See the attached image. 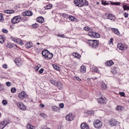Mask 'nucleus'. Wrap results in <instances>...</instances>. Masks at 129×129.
<instances>
[{"label":"nucleus","mask_w":129,"mask_h":129,"mask_svg":"<svg viewBox=\"0 0 129 129\" xmlns=\"http://www.w3.org/2000/svg\"><path fill=\"white\" fill-rule=\"evenodd\" d=\"M74 4L80 8L84 7V6H88V2L86 0H74Z\"/></svg>","instance_id":"nucleus-1"},{"label":"nucleus","mask_w":129,"mask_h":129,"mask_svg":"<svg viewBox=\"0 0 129 129\" xmlns=\"http://www.w3.org/2000/svg\"><path fill=\"white\" fill-rule=\"evenodd\" d=\"M88 44L92 48H94L95 49H96V48L98 47L99 41L96 40H89L88 41Z\"/></svg>","instance_id":"nucleus-2"},{"label":"nucleus","mask_w":129,"mask_h":129,"mask_svg":"<svg viewBox=\"0 0 129 129\" xmlns=\"http://www.w3.org/2000/svg\"><path fill=\"white\" fill-rule=\"evenodd\" d=\"M42 54L44 57H45V59H52L53 58V53H49L48 50L45 49L42 52Z\"/></svg>","instance_id":"nucleus-3"},{"label":"nucleus","mask_w":129,"mask_h":129,"mask_svg":"<svg viewBox=\"0 0 129 129\" xmlns=\"http://www.w3.org/2000/svg\"><path fill=\"white\" fill-rule=\"evenodd\" d=\"M94 126L95 128H101L102 127V122L100 120L97 119L94 121Z\"/></svg>","instance_id":"nucleus-4"},{"label":"nucleus","mask_w":129,"mask_h":129,"mask_svg":"<svg viewBox=\"0 0 129 129\" xmlns=\"http://www.w3.org/2000/svg\"><path fill=\"white\" fill-rule=\"evenodd\" d=\"M88 35L91 37V38H95V39L100 37V35L99 34L92 31H89Z\"/></svg>","instance_id":"nucleus-5"},{"label":"nucleus","mask_w":129,"mask_h":129,"mask_svg":"<svg viewBox=\"0 0 129 129\" xmlns=\"http://www.w3.org/2000/svg\"><path fill=\"white\" fill-rule=\"evenodd\" d=\"M11 121L8 119L4 120L0 122V129H4L6 127V125H8Z\"/></svg>","instance_id":"nucleus-6"},{"label":"nucleus","mask_w":129,"mask_h":129,"mask_svg":"<svg viewBox=\"0 0 129 129\" xmlns=\"http://www.w3.org/2000/svg\"><path fill=\"white\" fill-rule=\"evenodd\" d=\"M108 124L109 125H111V126H116V125L119 124V122L114 119H112L109 121Z\"/></svg>","instance_id":"nucleus-7"},{"label":"nucleus","mask_w":129,"mask_h":129,"mask_svg":"<svg viewBox=\"0 0 129 129\" xmlns=\"http://www.w3.org/2000/svg\"><path fill=\"white\" fill-rule=\"evenodd\" d=\"M20 22H21V16H15L11 20V23L14 24H18Z\"/></svg>","instance_id":"nucleus-8"},{"label":"nucleus","mask_w":129,"mask_h":129,"mask_svg":"<svg viewBox=\"0 0 129 129\" xmlns=\"http://www.w3.org/2000/svg\"><path fill=\"white\" fill-rule=\"evenodd\" d=\"M16 104L21 110H26L27 109V107L21 102H17Z\"/></svg>","instance_id":"nucleus-9"},{"label":"nucleus","mask_w":129,"mask_h":129,"mask_svg":"<svg viewBox=\"0 0 129 129\" xmlns=\"http://www.w3.org/2000/svg\"><path fill=\"white\" fill-rule=\"evenodd\" d=\"M66 119L68 121H72L74 119V114L70 113L66 116Z\"/></svg>","instance_id":"nucleus-10"},{"label":"nucleus","mask_w":129,"mask_h":129,"mask_svg":"<svg viewBox=\"0 0 129 129\" xmlns=\"http://www.w3.org/2000/svg\"><path fill=\"white\" fill-rule=\"evenodd\" d=\"M18 97L21 99H24V98H27L28 97V95H27L25 92L23 91L19 94Z\"/></svg>","instance_id":"nucleus-11"},{"label":"nucleus","mask_w":129,"mask_h":129,"mask_svg":"<svg viewBox=\"0 0 129 129\" xmlns=\"http://www.w3.org/2000/svg\"><path fill=\"white\" fill-rule=\"evenodd\" d=\"M117 48L121 51H124V50H126L127 48L122 43H118L117 44Z\"/></svg>","instance_id":"nucleus-12"},{"label":"nucleus","mask_w":129,"mask_h":129,"mask_svg":"<svg viewBox=\"0 0 129 129\" xmlns=\"http://www.w3.org/2000/svg\"><path fill=\"white\" fill-rule=\"evenodd\" d=\"M23 16H26L27 17L33 16V12H32V11H25L23 13Z\"/></svg>","instance_id":"nucleus-13"},{"label":"nucleus","mask_w":129,"mask_h":129,"mask_svg":"<svg viewBox=\"0 0 129 129\" xmlns=\"http://www.w3.org/2000/svg\"><path fill=\"white\" fill-rule=\"evenodd\" d=\"M81 128L82 129H89V126L86 123H82L81 124Z\"/></svg>","instance_id":"nucleus-14"},{"label":"nucleus","mask_w":129,"mask_h":129,"mask_svg":"<svg viewBox=\"0 0 129 129\" xmlns=\"http://www.w3.org/2000/svg\"><path fill=\"white\" fill-rule=\"evenodd\" d=\"M36 21L38 22V23L43 24V23H44V18H43V17H39L36 19Z\"/></svg>","instance_id":"nucleus-15"},{"label":"nucleus","mask_w":129,"mask_h":129,"mask_svg":"<svg viewBox=\"0 0 129 129\" xmlns=\"http://www.w3.org/2000/svg\"><path fill=\"white\" fill-rule=\"evenodd\" d=\"M80 71L82 73H85V72H86V67H85V66H81Z\"/></svg>","instance_id":"nucleus-16"},{"label":"nucleus","mask_w":129,"mask_h":129,"mask_svg":"<svg viewBox=\"0 0 129 129\" xmlns=\"http://www.w3.org/2000/svg\"><path fill=\"white\" fill-rule=\"evenodd\" d=\"M108 19L111 21H115V17L111 14H109L108 15Z\"/></svg>","instance_id":"nucleus-17"},{"label":"nucleus","mask_w":129,"mask_h":129,"mask_svg":"<svg viewBox=\"0 0 129 129\" xmlns=\"http://www.w3.org/2000/svg\"><path fill=\"white\" fill-rule=\"evenodd\" d=\"M69 20H70L72 22H77V19L73 16H70L69 17Z\"/></svg>","instance_id":"nucleus-18"},{"label":"nucleus","mask_w":129,"mask_h":129,"mask_svg":"<svg viewBox=\"0 0 129 129\" xmlns=\"http://www.w3.org/2000/svg\"><path fill=\"white\" fill-rule=\"evenodd\" d=\"M114 64V62L112 61V60H110L106 62V65L108 66V67L111 66L112 65H113Z\"/></svg>","instance_id":"nucleus-19"},{"label":"nucleus","mask_w":129,"mask_h":129,"mask_svg":"<svg viewBox=\"0 0 129 129\" xmlns=\"http://www.w3.org/2000/svg\"><path fill=\"white\" fill-rule=\"evenodd\" d=\"M98 102L99 103H105V100H104L103 98H100L99 99H98Z\"/></svg>","instance_id":"nucleus-20"},{"label":"nucleus","mask_w":129,"mask_h":129,"mask_svg":"<svg viewBox=\"0 0 129 129\" xmlns=\"http://www.w3.org/2000/svg\"><path fill=\"white\" fill-rule=\"evenodd\" d=\"M27 128L28 129H36V127L32 126V124L31 123H28L27 125Z\"/></svg>","instance_id":"nucleus-21"},{"label":"nucleus","mask_w":129,"mask_h":129,"mask_svg":"<svg viewBox=\"0 0 129 129\" xmlns=\"http://www.w3.org/2000/svg\"><path fill=\"white\" fill-rule=\"evenodd\" d=\"M25 47L26 48H32V47H33V44H32L31 42H27L25 44Z\"/></svg>","instance_id":"nucleus-22"},{"label":"nucleus","mask_w":129,"mask_h":129,"mask_svg":"<svg viewBox=\"0 0 129 129\" xmlns=\"http://www.w3.org/2000/svg\"><path fill=\"white\" fill-rule=\"evenodd\" d=\"M53 7V5H52L51 4H49L46 5L44 8L45 10H50V9H52V8Z\"/></svg>","instance_id":"nucleus-23"},{"label":"nucleus","mask_w":129,"mask_h":129,"mask_svg":"<svg viewBox=\"0 0 129 129\" xmlns=\"http://www.w3.org/2000/svg\"><path fill=\"white\" fill-rule=\"evenodd\" d=\"M111 30H112V32H113V33H114V34H117V35H118V34H119V31H118V29H115V28H112Z\"/></svg>","instance_id":"nucleus-24"},{"label":"nucleus","mask_w":129,"mask_h":129,"mask_svg":"<svg viewBox=\"0 0 129 129\" xmlns=\"http://www.w3.org/2000/svg\"><path fill=\"white\" fill-rule=\"evenodd\" d=\"M73 55L75 58H78V59H79V58L81 57L80 55L77 53H74Z\"/></svg>","instance_id":"nucleus-25"},{"label":"nucleus","mask_w":129,"mask_h":129,"mask_svg":"<svg viewBox=\"0 0 129 129\" xmlns=\"http://www.w3.org/2000/svg\"><path fill=\"white\" fill-rule=\"evenodd\" d=\"M52 107V109H53L54 111H58V110H59V107H57L56 106H53Z\"/></svg>","instance_id":"nucleus-26"},{"label":"nucleus","mask_w":129,"mask_h":129,"mask_svg":"<svg viewBox=\"0 0 129 129\" xmlns=\"http://www.w3.org/2000/svg\"><path fill=\"white\" fill-rule=\"evenodd\" d=\"M101 87L102 89H106V88H107V86L105 83H103L102 84Z\"/></svg>","instance_id":"nucleus-27"},{"label":"nucleus","mask_w":129,"mask_h":129,"mask_svg":"<svg viewBox=\"0 0 129 129\" xmlns=\"http://www.w3.org/2000/svg\"><path fill=\"white\" fill-rule=\"evenodd\" d=\"M11 91L12 93H16V92H17V89H16V88H12Z\"/></svg>","instance_id":"nucleus-28"},{"label":"nucleus","mask_w":129,"mask_h":129,"mask_svg":"<svg viewBox=\"0 0 129 129\" xmlns=\"http://www.w3.org/2000/svg\"><path fill=\"white\" fill-rule=\"evenodd\" d=\"M21 60V58H16L15 59V62L16 63V64L17 65L18 64V63H19L20 62V60Z\"/></svg>","instance_id":"nucleus-29"},{"label":"nucleus","mask_w":129,"mask_h":129,"mask_svg":"<svg viewBox=\"0 0 129 129\" xmlns=\"http://www.w3.org/2000/svg\"><path fill=\"white\" fill-rule=\"evenodd\" d=\"M123 10L124 11H127L128 10H129V7L127 6V5H123Z\"/></svg>","instance_id":"nucleus-30"},{"label":"nucleus","mask_w":129,"mask_h":129,"mask_svg":"<svg viewBox=\"0 0 129 129\" xmlns=\"http://www.w3.org/2000/svg\"><path fill=\"white\" fill-rule=\"evenodd\" d=\"M0 21L4 22V15L2 13H0Z\"/></svg>","instance_id":"nucleus-31"},{"label":"nucleus","mask_w":129,"mask_h":129,"mask_svg":"<svg viewBox=\"0 0 129 129\" xmlns=\"http://www.w3.org/2000/svg\"><path fill=\"white\" fill-rule=\"evenodd\" d=\"M50 83H52V84H53L55 86H58V84L57 83L55 82L54 81H50Z\"/></svg>","instance_id":"nucleus-32"},{"label":"nucleus","mask_w":129,"mask_h":129,"mask_svg":"<svg viewBox=\"0 0 129 129\" xmlns=\"http://www.w3.org/2000/svg\"><path fill=\"white\" fill-rule=\"evenodd\" d=\"M40 116L43 117V118H47V116L45 115V113H41L40 114Z\"/></svg>","instance_id":"nucleus-33"},{"label":"nucleus","mask_w":129,"mask_h":129,"mask_svg":"<svg viewBox=\"0 0 129 129\" xmlns=\"http://www.w3.org/2000/svg\"><path fill=\"white\" fill-rule=\"evenodd\" d=\"M53 67L54 69H55V70H59V66L56 65V64H53Z\"/></svg>","instance_id":"nucleus-34"},{"label":"nucleus","mask_w":129,"mask_h":129,"mask_svg":"<svg viewBox=\"0 0 129 129\" xmlns=\"http://www.w3.org/2000/svg\"><path fill=\"white\" fill-rule=\"evenodd\" d=\"M84 30L85 31H87L88 32H91V31H90V28L89 27H86L84 28Z\"/></svg>","instance_id":"nucleus-35"},{"label":"nucleus","mask_w":129,"mask_h":129,"mask_svg":"<svg viewBox=\"0 0 129 129\" xmlns=\"http://www.w3.org/2000/svg\"><path fill=\"white\" fill-rule=\"evenodd\" d=\"M86 113H94V111L92 110H87V111H86Z\"/></svg>","instance_id":"nucleus-36"},{"label":"nucleus","mask_w":129,"mask_h":129,"mask_svg":"<svg viewBox=\"0 0 129 129\" xmlns=\"http://www.w3.org/2000/svg\"><path fill=\"white\" fill-rule=\"evenodd\" d=\"M6 85L8 87H10V86H12V83L10 82H6Z\"/></svg>","instance_id":"nucleus-37"},{"label":"nucleus","mask_w":129,"mask_h":129,"mask_svg":"<svg viewBox=\"0 0 129 129\" xmlns=\"http://www.w3.org/2000/svg\"><path fill=\"white\" fill-rule=\"evenodd\" d=\"M32 26L33 27V28H38V27H39V24H34L32 25Z\"/></svg>","instance_id":"nucleus-38"},{"label":"nucleus","mask_w":129,"mask_h":129,"mask_svg":"<svg viewBox=\"0 0 129 129\" xmlns=\"http://www.w3.org/2000/svg\"><path fill=\"white\" fill-rule=\"evenodd\" d=\"M22 64H23V61H22V60L20 59V60H19V62L17 63V65L19 67H20V66H21Z\"/></svg>","instance_id":"nucleus-39"},{"label":"nucleus","mask_w":129,"mask_h":129,"mask_svg":"<svg viewBox=\"0 0 129 129\" xmlns=\"http://www.w3.org/2000/svg\"><path fill=\"white\" fill-rule=\"evenodd\" d=\"M59 107H60V108H64V103H61L59 104Z\"/></svg>","instance_id":"nucleus-40"},{"label":"nucleus","mask_w":129,"mask_h":129,"mask_svg":"<svg viewBox=\"0 0 129 129\" xmlns=\"http://www.w3.org/2000/svg\"><path fill=\"white\" fill-rule=\"evenodd\" d=\"M2 103H3V105H6V104H8V102L7 101V100H4L2 101Z\"/></svg>","instance_id":"nucleus-41"},{"label":"nucleus","mask_w":129,"mask_h":129,"mask_svg":"<svg viewBox=\"0 0 129 129\" xmlns=\"http://www.w3.org/2000/svg\"><path fill=\"white\" fill-rule=\"evenodd\" d=\"M44 72V69L41 68L39 71V74H42Z\"/></svg>","instance_id":"nucleus-42"},{"label":"nucleus","mask_w":129,"mask_h":129,"mask_svg":"<svg viewBox=\"0 0 129 129\" xmlns=\"http://www.w3.org/2000/svg\"><path fill=\"white\" fill-rule=\"evenodd\" d=\"M62 17H63V18H68V15L63 13L62 14Z\"/></svg>","instance_id":"nucleus-43"},{"label":"nucleus","mask_w":129,"mask_h":129,"mask_svg":"<svg viewBox=\"0 0 129 129\" xmlns=\"http://www.w3.org/2000/svg\"><path fill=\"white\" fill-rule=\"evenodd\" d=\"M3 68H4V69H8V64H3Z\"/></svg>","instance_id":"nucleus-44"},{"label":"nucleus","mask_w":129,"mask_h":129,"mask_svg":"<svg viewBox=\"0 0 129 129\" xmlns=\"http://www.w3.org/2000/svg\"><path fill=\"white\" fill-rule=\"evenodd\" d=\"M119 94L120 95V96H124L125 95L124 92H119Z\"/></svg>","instance_id":"nucleus-45"},{"label":"nucleus","mask_w":129,"mask_h":129,"mask_svg":"<svg viewBox=\"0 0 129 129\" xmlns=\"http://www.w3.org/2000/svg\"><path fill=\"white\" fill-rule=\"evenodd\" d=\"M123 16L124 18H127L128 17V14L127 13H124Z\"/></svg>","instance_id":"nucleus-46"},{"label":"nucleus","mask_w":129,"mask_h":129,"mask_svg":"<svg viewBox=\"0 0 129 129\" xmlns=\"http://www.w3.org/2000/svg\"><path fill=\"white\" fill-rule=\"evenodd\" d=\"M116 110H121V106H118L116 108Z\"/></svg>","instance_id":"nucleus-47"},{"label":"nucleus","mask_w":129,"mask_h":129,"mask_svg":"<svg viewBox=\"0 0 129 129\" xmlns=\"http://www.w3.org/2000/svg\"><path fill=\"white\" fill-rule=\"evenodd\" d=\"M94 70V71L95 72H96L97 73H99V70L97 69V68H96V69H95L94 70Z\"/></svg>","instance_id":"nucleus-48"},{"label":"nucleus","mask_w":129,"mask_h":129,"mask_svg":"<svg viewBox=\"0 0 129 129\" xmlns=\"http://www.w3.org/2000/svg\"><path fill=\"white\" fill-rule=\"evenodd\" d=\"M75 79H76V80H78V81H81V79H80L77 77H75Z\"/></svg>","instance_id":"nucleus-49"},{"label":"nucleus","mask_w":129,"mask_h":129,"mask_svg":"<svg viewBox=\"0 0 129 129\" xmlns=\"http://www.w3.org/2000/svg\"><path fill=\"white\" fill-rule=\"evenodd\" d=\"M2 32H3V33H8V30L3 29H2Z\"/></svg>","instance_id":"nucleus-50"},{"label":"nucleus","mask_w":129,"mask_h":129,"mask_svg":"<svg viewBox=\"0 0 129 129\" xmlns=\"http://www.w3.org/2000/svg\"><path fill=\"white\" fill-rule=\"evenodd\" d=\"M34 69H35V71H39V67H35L34 68Z\"/></svg>","instance_id":"nucleus-51"},{"label":"nucleus","mask_w":129,"mask_h":129,"mask_svg":"<svg viewBox=\"0 0 129 129\" xmlns=\"http://www.w3.org/2000/svg\"><path fill=\"white\" fill-rule=\"evenodd\" d=\"M0 43H5V39L3 38L2 39L0 38Z\"/></svg>","instance_id":"nucleus-52"},{"label":"nucleus","mask_w":129,"mask_h":129,"mask_svg":"<svg viewBox=\"0 0 129 129\" xmlns=\"http://www.w3.org/2000/svg\"><path fill=\"white\" fill-rule=\"evenodd\" d=\"M112 70H114V73H116V72H117V70H116V68H113Z\"/></svg>","instance_id":"nucleus-53"},{"label":"nucleus","mask_w":129,"mask_h":129,"mask_svg":"<svg viewBox=\"0 0 129 129\" xmlns=\"http://www.w3.org/2000/svg\"><path fill=\"white\" fill-rule=\"evenodd\" d=\"M3 88H4V86H3V85L0 84V91H1V90H3Z\"/></svg>","instance_id":"nucleus-54"},{"label":"nucleus","mask_w":129,"mask_h":129,"mask_svg":"<svg viewBox=\"0 0 129 129\" xmlns=\"http://www.w3.org/2000/svg\"><path fill=\"white\" fill-rule=\"evenodd\" d=\"M57 37H60L61 38H64L65 37V35L64 34L62 35H58Z\"/></svg>","instance_id":"nucleus-55"},{"label":"nucleus","mask_w":129,"mask_h":129,"mask_svg":"<svg viewBox=\"0 0 129 129\" xmlns=\"http://www.w3.org/2000/svg\"><path fill=\"white\" fill-rule=\"evenodd\" d=\"M7 47H8V48H13V45H11L10 44H8Z\"/></svg>","instance_id":"nucleus-56"},{"label":"nucleus","mask_w":129,"mask_h":129,"mask_svg":"<svg viewBox=\"0 0 129 129\" xmlns=\"http://www.w3.org/2000/svg\"><path fill=\"white\" fill-rule=\"evenodd\" d=\"M102 5H104V6H106V5H107L106 2H105V1H102Z\"/></svg>","instance_id":"nucleus-57"},{"label":"nucleus","mask_w":129,"mask_h":129,"mask_svg":"<svg viewBox=\"0 0 129 129\" xmlns=\"http://www.w3.org/2000/svg\"><path fill=\"white\" fill-rule=\"evenodd\" d=\"M4 13H5V14H10V10H5Z\"/></svg>","instance_id":"nucleus-58"},{"label":"nucleus","mask_w":129,"mask_h":129,"mask_svg":"<svg viewBox=\"0 0 129 129\" xmlns=\"http://www.w3.org/2000/svg\"><path fill=\"white\" fill-rule=\"evenodd\" d=\"M57 129H64V128H63V126H58Z\"/></svg>","instance_id":"nucleus-59"},{"label":"nucleus","mask_w":129,"mask_h":129,"mask_svg":"<svg viewBox=\"0 0 129 129\" xmlns=\"http://www.w3.org/2000/svg\"><path fill=\"white\" fill-rule=\"evenodd\" d=\"M12 39L13 41H14V42H17L16 38L13 37Z\"/></svg>","instance_id":"nucleus-60"},{"label":"nucleus","mask_w":129,"mask_h":129,"mask_svg":"<svg viewBox=\"0 0 129 129\" xmlns=\"http://www.w3.org/2000/svg\"><path fill=\"white\" fill-rule=\"evenodd\" d=\"M15 11L14 10H10V14H14Z\"/></svg>","instance_id":"nucleus-61"},{"label":"nucleus","mask_w":129,"mask_h":129,"mask_svg":"<svg viewBox=\"0 0 129 129\" xmlns=\"http://www.w3.org/2000/svg\"><path fill=\"white\" fill-rule=\"evenodd\" d=\"M113 39L111 38V39H110V41H109V42H110V43H112V42H113Z\"/></svg>","instance_id":"nucleus-62"},{"label":"nucleus","mask_w":129,"mask_h":129,"mask_svg":"<svg viewBox=\"0 0 129 129\" xmlns=\"http://www.w3.org/2000/svg\"><path fill=\"white\" fill-rule=\"evenodd\" d=\"M40 105L41 107H42V108H43V107H45V105L44 104H40Z\"/></svg>","instance_id":"nucleus-63"},{"label":"nucleus","mask_w":129,"mask_h":129,"mask_svg":"<svg viewBox=\"0 0 129 129\" xmlns=\"http://www.w3.org/2000/svg\"><path fill=\"white\" fill-rule=\"evenodd\" d=\"M19 44H20V45H23L24 43H23V42L22 41H20L19 42Z\"/></svg>","instance_id":"nucleus-64"}]
</instances>
